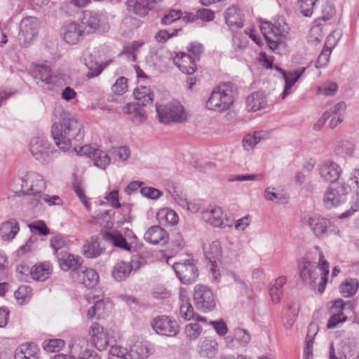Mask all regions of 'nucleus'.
<instances>
[{
  "instance_id": "nucleus-63",
  "label": "nucleus",
  "mask_w": 359,
  "mask_h": 359,
  "mask_svg": "<svg viewBox=\"0 0 359 359\" xmlns=\"http://www.w3.org/2000/svg\"><path fill=\"white\" fill-rule=\"evenodd\" d=\"M31 289L27 286H21L15 292V297L20 302L24 303L29 298V292Z\"/></svg>"
},
{
  "instance_id": "nucleus-54",
  "label": "nucleus",
  "mask_w": 359,
  "mask_h": 359,
  "mask_svg": "<svg viewBox=\"0 0 359 359\" xmlns=\"http://www.w3.org/2000/svg\"><path fill=\"white\" fill-rule=\"evenodd\" d=\"M182 29H175L172 32H169L167 30L161 29L156 32L155 34V40L160 43H165L169 39L172 38L178 34Z\"/></svg>"
},
{
  "instance_id": "nucleus-5",
  "label": "nucleus",
  "mask_w": 359,
  "mask_h": 359,
  "mask_svg": "<svg viewBox=\"0 0 359 359\" xmlns=\"http://www.w3.org/2000/svg\"><path fill=\"white\" fill-rule=\"evenodd\" d=\"M156 109L159 122L166 125L183 123L188 118V113L184 107L175 100L165 104H156Z\"/></svg>"
},
{
  "instance_id": "nucleus-51",
  "label": "nucleus",
  "mask_w": 359,
  "mask_h": 359,
  "mask_svg": "<svg viewBox=\"0 0 359 359\" xmlns=\"http://www.w3.org/2000/svg\"><path fill=\"white\" fill-rule=\"evenodd\" d=\"M234 339L241 346L245 347L250 343L251 336L248 330L238 327L234 330Z\"/></svg>"
},
{
  "instance_id": "nucleus-24",
  "label": "nucleus",
  "mask_w": 359,
  "mask_h": 359,
  "mask_svg": "<svg viewBox=\"0 0 359 359\" xmlns=\"http://www.w3.org/2000/svg\"><path fill=\"white\" fill-rule=\"evenodd\" d=\"M88 343L85 339H77L72 346V352L78 353L77 359H100L99 355L88 348Z\"/></svg>"
},
{
  "instance_id": "nucleus-26",
  "label": "nucleus",
  "mask_w": 359,
  "mask_h": 359,
  "mask_svg": "<svg viewBox=\"0 0 359 359\" xmlns=\"http://www.w3.org/2000/svg\"><path fill=\"white\" fill-rule=\"evenodd\" d=\"M306 68L304 67L299 71L294 70L292 72H283V76L285 80V88L281 94L282 100L285 99L289 95L292 93V88L299 79L303 75Z\"/></svg>"
},
{
  "instance_id": "nucleus-9",
  "label": "nucleus",
  "mask_w": 359,
  "mask_h": 359,
  "mask_svg": "<svg viewBox=\"0 0 359 359\" xmlns=\"http://www.w3.org/2000/svg\"><path fill=\"white\" fill-rule=\"evenodd\" d=\"M194 301L197 309L204 313L212 311L216 306L213 292L203 285H196L194 287Z\"/></svg>"
},
{
  "instance_id": "nucleus-11",
  "label": "nucleus",
  "mask_w": 359,
  "mask_h": 359,
  "mask_svg": "<svg viewBox=\"0 0 359 359\" xmlns=\"http://www.w3.org/2000/svg\"><path fill=\"white\" fill-rule=\"evenodd\" d=\"M151 325L156 333L161 335L175 337L180 332L177 322L166 316H159L153 319L151 322Z\"/></svg>"
},
{
  "instance_id": "nucleus-28",
  "label": "nucleus",
  "mask_w": 359,
  "mask_h": 359,
  "mask_svg": "<svg viewBox=\"0 0 359 359\" xmlns=\"http://www.w3.org/2000/svg\"><path fill=\"white\" fill-rule=\"evenodd\" d=\"M19 224L15 219H9L3 222L0 226V236L4 241L13 240L19 232Z\"/></svg>"
},
{
  "instance_id": "nucleus-49",
  "label": "nucleus",
  "mask_w": 359,
  "mask_h": 359,
  "mask_svg": "<svg viewBox=\"0 0 359 359\" xmlns=\"http://www.w3.org/2000/svg\"><path fill=\"white\" fill-rule=\"evenodd\" d=\"M65 345V341L60 339H48L44 341L43 343V349L50 353L60 351Z\"/></svg>"
},
{
  "instance_id": "nucleus-44",
  "label": "nucleus",
  "mask_w": 359,
  "mask_h": 359,
  "mask_svg": "<svg viewBox=\"0 0 359 359\" xmlns=\"http://www.w3.org/2000/svg\"><path fill=\"white\" fill-rule=\"evenodd\" d=\"M358 283L356 279H346L340 285V292L344 297H349L353 296L357 291Z\"/></svg>"
},
{
  "instance_id": "nucleus-22",
  "label": "nucleus",
  "mask_w": 359,
  "mask_h": 359,
  "mask_svg": "<svg viewBox=\"0 0 359 359\" xmlns=\"http://www.w3.org/2000/svg\"><path fill=\"white\" fill-rule=\"evenodd\" d=\"M72 278L74 281L83 284L86 287L92 288L95 287L99 280V275L93 269H86L79 272L72 273Z\"/></svg>"
},
{
  "instance_id": "nucleus-53",
  "label": "nucleus",
  "mask_w": 359,
  "mask_h": 359,
  "mask_svg": "<svg viewBox=\"0 0 359 359\" xmlns=\"http://www.w3.org/2000/svg\"><path fill=\"white\" fill-rule=\"evenodd\" d=\"M182 17V12L181 10L172 9L161 18V22L163 25H169L181 19Z\"/></svg>"
},
{
  "instance_id": "nucleus-35",
  "label": "nucleus",
  "mask_w": 359,
  "mask_h": 359,
  "mask_svg": "<svg viewBox=\"0 0 359 359\" xmlns=\"http://www.w3.org/2000/svg\"><path fill=\"white\" fill-rule=\"evenodd\" d=\"M156 219L163 225L173 226L178 222L177 213L169 208H161L156 213Z\"/></svg>"
},
{
  "instance_id": "nucleus-23",
  "label": "nucleus",
  "mask_w": 359,
  "mask_h": 359,
  "mask_svg": "<svg viewBox=\"0 0 359 359\" xmlns=\"http://www.w3.org/2000/svg\"><path fill=\"white\" fill-rule=\"evenodd\" d=\"M308 224L318 237H323L327 234L328 229L331 226L329 219L317 216L311 215L307 220Z\"/></svg>"
},
{
  "instance_id": "nucleus-57",
  "label": "nucleus",
  "mask_w": 359,
  "mask_h": 359,
  "mask_svg": "<svg viewBox=\"0 0 359 359\" xmlns=\"http://www.w3.org/2000/svg\"><path fill=\"white\" fill-rule=\"evenodd\" d=\"M175 201L182 208L187 206L188 201L187 194L178 188H173L172 191H169Z\"/></svg>"
},
{
  "instance_id": "nucleus-45",
  "label": "nucleus",
  "mask_w": 359,
  "mask_h": 359,
  "mask_svg": "<svg viewBox=\"0 0 359 359\" xmlns=\"http://www.w3.org/2000/svg\"><path fill=\"white\" fill-rule=\"evenodd\" d=\"M95 166L104 170L111 163V158L104 151L97 149L92 157Z\"/></svg>"
},
{
  "instance_id": "nucleus-10",
  "label": "nucleus",
  "mask_w": 359,
  "mask_h": 359,
  "mask_svg": "<svg viewBox=\"0 0 359 359\" xmlns=\"http://www.w3.org/2000/svg\"><path fill=\"white\" fill-rule=\"evenodd\" d=\"M348 191V187L343 184L334 187L329 186L323 194V205L327 209H332L340 205L344 201Z\"/></svg>"
},
{
  "instance_id": "nucleus-38",
  "label": "nucleus",
  "mask_w": 359,
  "mask_h": 359,
  "mask_svg": "<svg viewBox=\"0 0 359 359\" xmlns=\"http://www.w3.org/2000/svg\"><path fill=\"white\" fill-rule=\"evenodd\" d=\"M205 256L210 263H217L222 257V247L220 242L215 241L204 249Z\"/></svg>"
},
{
  "instance_id": "nucleus-14",
  "label": "nucleus",
  "mask_w": 359,
  "mask_h": 359,
  "mask_svg": "<svg viewBox=\"0 0 359 359\" xmlns=\"http://www.w3.org/2000/svg\"><path fill=\"white\" fill-rule=\"evenodd\" d=\"M173 268L181 282L186 285L195 282L198 275L197 268L190 260L175 263Z\"/></svg>"
},
{
  "instance_id": "nucleus-18",
  "label": "nucleus",
  "mask_w": 359,
  "mask_h": 359,
  "mask_svg": "<svg viewBox=\"0 0 359 359\" xmlns=\"http://www.w3.org/2000/svg\"><path fill=\"white\" fill-rule=\"evenodd\" d=\"M58 262L62 270L77 272V269L81 266L83 259L80 256L70 254L66 251L61 252L58 256Z\"/></svg>"
},
{
  "instance_id": "nucleus-42",
  "label": "nucleus",
  "mask_w": 359,
  "mask_h": 359,
  "mask_svg": "<svg viewBox=\"0 0 359 359\" xmlns=\"http://www.w3.org/2000/svg\"><path fill=\"white\" fill-rule=\"evenodd\" d=\"M320 4L318 0H299L297 3L298 9L300 13L306 17H310Z\"/></svg>"
},
{
  "instance_id": "nucleus-56",
  "label": "nucleus",
  "mask_w": 359,
  "mask_h": 359,
  "mask_svg": "<svg viewBox=\"0 0 359 359\" xmlns=\"http://www.w3.org/2000/svg\"><path fill=\"white\" fill-rule=\"evenodd\" d=\"M323 38V28L320 25L313 26L309 32V41L313 43H319Z\"/></svg>"
},
{
  "instance_id": "nucleus-30",
  "label": "nucleus",
  "mask_w": 359,
  "mask_h": 359,
  "mask_svg": "<svg viewBox=\"0 0 359 359\" xmlns=\"http://www.w3.org/2000/svg\"><path fill=\"white\" fill-rule=\"evenodd\" d=\"M141 104L137 103H128L123 110L125 114H130L135 122L142 123L147 119V113Z\"/></svg>"
},
{
  "instance_id": "nucleus-46",
  "label": "nucleus",
  "mask_w": 359,
  "mask_h": 359,
  "mask_svg": "<svg viewBox=\"0 0 359 359\" xmlns=\"http://www.w3.org/2000/svg\"><path fill=\"white\" fill-rule=\"evenodd\" d=\"M203 332V327L197 323H189L184 327L186 338L189 341L196 340Z\"/></svg>"
},
{
  "instance_id": "nucleus-62",
  "label": "nucleus",
  "mask_w": 359,
  "mask_h": 359,
  "mask_svg": "<svg viewBox=\"0 0 359 359\" xmlns=\"http://www.w3.org/2000/svg\"><path fill=\"white\" fill-rule=\"evenodd\" d=\"M36 197L38 198V201H41V200L48 203L49 205H62V201L58 196H48L47 194H44L41 192L40 194H38Z\"/></svg>"
},
{
  "instance_id": "nucleus-17",
  "label": "nucleus",
  "mask_w": 359,
  "mask_h": 359,
  "mask_svg": "<svg viewBox=\"0 0 359 359\" xmlns=\"http://www.w3.org/2000/svg\"><path fill=\"white\" fill-rule=\"evenodd\" d=\"M144 238L151 244L163 245L168 243L169 235L164 229L154 225L147 229L144 235Z\"/></svg>"
},
{
  "instance_id": "nucleus-3",
  "label": "nucleus",
  "mask_w": 359,
  "mask_h": 359,
  "mask_svg": "<svg viewBox=\"0 0 359 359\" xmlns=\"http://www.w3.org/2000/svg\"><path fill=\"white\" fill-rule=\"evenodd\" d=\"M236 89L231 83H224L214 88L206 102L207 109L217 112L229 109L233 104Z\"/></svg>"
},
{
  "instance_id": "nucleus-58",
  "label": "nucleus",
  "mask_w": 359,
  "mask_h": 359,
  "mask_svg": "<svg viewBox=\"0 0 359 359\" xmlns=\"http://www.w3.org/2000/svg\"><path fill=\"white\" fill-rule=\"evenodd\" d=\"M29 228L32 233L39 232V234L47 236L50 233L49 229L47 227L44 222L38 220L29 224Z\"/></svg>"
},
{
  "instance_id": "nucleus-39",
  "label": "nucleus",
  "mask_w": 359,
  "mask_h": 359,
  "mask_svg": "<svg viewBox=\"0 0 359 359\" xmlns=\"http://www.w3.org/2000/svg\"><path fill=\"white\" fill-rule=\"evenodd\" d=\"M134 96L135 100H137L136 103L142 106L151 104L154 101L153 93L150 91L149 88L145 86L136 88L134 91Z\"/></svg>"
},
{
  "instance_id": "nucleus-59",
  "label": "nucleus",
  "mask_w": 359,
  "mask_h": 359,
  "mask_svg": "<svg viewBox=\"0 0 359 359\" xmlns=\"http://www.w3.org/2000/svg\"><path fill=\"white\" fill-rule=\"evenodd\" d=\"M113 93L117 95H122L128 90L127 79L124 76L119 77L112 86Z\"/></svg>"
},
{
  "instance_id": "nucleus-20",
  "label": "nucleus",
  "mask_w": 359,
  "mask_h": 359,
  "mask_svg": "<svg viewBox=\"0 0 359 359\" xmlns=\"http://www.w3.org/2000/svg\"><path fill=\"white\" fill-rule=\"evenodd\" d=\"M243 15L239 8L232 6L224 13L225 22L229 29L232 32L243 27Z\"/></svg>"
},
{
  "instance_id": "nucleus-16",
  "label": "nucleus",
  "mask_w": 359,
  "mask_h": 359,
  "mask_svg": "<svg viewBox=\"0 0 359 359\" xmlns=\"http://www.w3.org/2000/svg\"><path fill=\"white\" fill-rule=\"evenodd\" d=\"M88 334L95 347L99 351L104 350L109 345V337L108 330L99 323H93L89 328Z\"/></svg>"
},
{
  "instance_id": "nucleus-29",
  "label": "nucleus",
  "mask_w": 359,
  "mask_h": 359,
  "mask_svg": "<svg viewBox=\"0 0 359 359\" xmlns=\"http://www.w3.org/2000/svg\"><path fill=\"white\" fill-rule=\"evenodd\" d=\"M82 252L88 259H93L100 256L103 253V249L100 248L98 238L91 237L82 247Z\"/></svg>"
},
{
  "instance_id": "nucleus-31",
  "label": "nucleus",
  "mask_w": 359,
  "mask_h": 359,
  "mask_svg": "<svg viewBox=\"0 0 359 359\" xmlns=\"http://www.w3.org/2000/svg\"><path fill=\"white\" fill-rule=\"evenodd\" d=\"M199 353L203 357L212 358L218 353V343L212 338H205L199 345Z\"/></svg>"
},
{
  "instance_id": "nucleus-64",
  "label": "nucleus",
  "mask_w": 359,
  "mask_h": 359,
  "mask_svg": "<svg viewBox=\"0 0 359 359\" xmlns=\"http://www.w3.org/2000/svg\"><path fill=\"white\" fill-rule=\"evenodd\" d=\"M140 193L150 199H157L162 195L160 190L154 187H142L140 189Z\"/></svg>"
},
{
  "instance_id": "nucleus-27",
  "label": "nucleus",
  "mask_w": 359,
  "mask_h": 359,
  "mask_svg": "<svg viewBox=\"0 0 359 359\" xmlns=\"http://www.w3.org/2000/svg\"><path fill=\"white\" fill-rule=\"evenodd\" d=\"M39 349L33 343L20 345L15 350V359H38Z\"/></svg>"
},
{
  "instance_id": "nucleus-36",
  "label": "nucleus",
  "mask_w": 359,
  "mask_h": 359,
  "mask_svg": "<svg viewBox=\"0 0 359 359\" xmlns=\"http://www.w3.org/2000/svg\"><path fill=\"white\" fill-rule=\"evenodd\" d=\"M29 273L34 280L44 281L50 274V265L47 263L36 264L31 268Z\"/></svg>"
},
{
  "instance_id": "nucleus-40",
  "label": "nucleus",
  "mask_w": 359,
  "mask_h": 359,
  "mask_svg": "<svg viewBox=\"0 0 359 359\" xmlns=\"http://www.w3.org/2000/svg\"><path fill=\"white\" fill-rule=\"evenodd\" d=\"M248 33L246 30L233 35L232 46L234 52L241 53L244 51L248 48Z\"/></svg>"
},
{
  "instance_id": "nucleus-15",
  "label": "nucleus",
  "mask_w": 359,
  "mask_h": 359,
  "mask_svg": "<svg viewBox=\"0 0 359 359\" xmlns=\"http://www.w3.org/2000/svg\"><path fill=\"white\" fill-rule=\"evenodd\" d=\"M318 170L321 178L331 183L337 182L342 172L339 165L330 159L320 164L318 167Z\"/></svg>"
},
{
  "instance_id": "nucleus-25",
  "label": "nucleus",
  "mask_w": 359,
  "mask_h": 359,
  "mask_svg": "<svg viewBox=\"0 0 359 359\" xmlns=\"http://www.w3.org/2000/svg\"><path fill=\"white\" fill-rule=\"evenodd\" d=\"M100 15L93 11H86L83 13L81 23L83 27L86 29V34L95 32L100 25Z\"/></svg>"
},
{
  "instance_id": "nucleus-12",
  "label": "nucleus",
  "mask_w": 359,
  "mask_h": 359,
  "mask_svg": "<svg viewBox=\"0 0 359 359\" xmlns=\"http://www.w3.org/2000/svg\"><path fill=\"white\" fill-rule=\"evenodd\" d=\"M29 150L33 156L43 163L48 162L50 160V155L53 154L50 144L39 137L32 139Z\"/></svg>"
},
{
  "instance_id": "nucleus-47",
  "label": "nucleus",
  "mask_w": 359,
  "mask_h": 359,
  "mask_svg": "<svg viewBox=\"0 0 359 359\" xmlns=\"http://www.w3.org/2000/svg\"><path fill=\"white\" fill-rule=\"evenodd\" d=\"M108 359H131V355L126 348L115 345L110 348Z\"/></svg>"
},
{
  "instance_id": "nucleus-8",
  "label": "nucleus",
  "mask_w": 359,
  "mask_h": 359,
  "mask_svg": "<svg viewBox=\"0 0 359 359\" xmlns=\"http://www.w3.org/2000/svg\"><path fill=\"white\" fill-rule=\"evenodd\" d=\"M260 29L269 47L271 50L277 48L281 41V36L287 33V25L285 22L282 25L278 22L273 25L268 21L262 22Z\"/></svg>"
},
{
  "instance_id": "nucleus-1",
  "label": "nucleus",
  "mask_w": 359,
  "mask_h": 359,
  "mask_svg": "<svg viewBox=\"0 0 359 359\" xmlns=\"http://www.w3.org/2000/svg\"><path fill=\"white\" fill-rule=\"evenodd\" d=\"M51 135L55 144L64 151L69 149L72 142H79L84 137L83 125L74 115L62 112L58 121L51 127Z\"/></svg>"
},
{
  "instance_id": "nucleus-61",
  "label": "nucleus",
  "mask_w": 359,
  "mask_h": 359,
  "mask_svg": "<svg viewBox=\"0 0 359 359\" xmlns=\"http://www.w3.org/2000/svg\"><path fill=\"white\" fill-rule=\"evenodd\" d=\"M97 149L98 147L96 145L85 144L80 147L79 149L74 147V150L79 156H86L92 158Z\"/></svg>"
},
{
  "instance_id": "nucleus-55",
  "label": "nucleus",
  "mask_w": 359,
  "mask_h": 359,
  "mask_svg": "<svg viewBox=\"0 0 359 359\" xmlns=\"http://www.w3.org/2000/svg\"><path fill=\"white\" fill-rule=\"evenodd\" d=\"M332 53V48L328 46H325L322 50L321 53L318 55L317 61L316 62V68H322L325 67L330 60V56Z\"/></svg>"
},
{
  "instance_id": "nucleus-41",
  "label": "nucleus",
  "mask_w": 359,
  "mask_h": 359,
  "mask_svg": "<svg viewBox=\"0 0 359 359\" xmlns=\"http://www.w3.org/2000/svg\"><path fill=\"white\" fill-rule=\"evenodd\" d=\"M107 241L113 245L120 248L123 250H130V245L126 241V238L119 233L107 232L104 235Z\"/></svg>"
},
{
  "instance_id": "nucleus-21",
  "label": "nucleus",
  "mask_w": 359,
  "mask_h": 359,
  "mask_svg": "<svg viewBox=\"0 0 359 359\" xmlns=\"http://www.w3.org/2000/svg\"><path fill=\"white\" fill-rule=\"evenodd\" d=\"M174 64L180 71L187 74H193L196 70L195 58L184 53H177L173 57Z\"/></svg>"
},
{
  "instance_id": "nucleus-52",
  "label": "nucleus",
  "mask_w": 359,
  "mask_h": 359,
  "mask_svg": "<svg viewBox=\"0 0 359 359\" xmlns=\"http://www.w3.org/2000/svg\"><path fill=\"white\" fill-rule=\"evenodd\" d=\"M195 314L194 308L189 301L181 304L180 315L182 318L185 320H191L194 319Z\"/></svg>"
},
{
  "instance_id": "nucleus-43",
  "label": "nucleus",
  "mask_w": 359,
  "mask_h": 359,
  "mask_svg": "<svg viewBox=\"0 0 359 359\" xmlns=\"http://www.w3.org/2000/svg\"><path fill=\"white\" fill-rule=\"evenodd\" d=\"M131 351L140 359H147L153 353L150 345L144 342H136L132 346Z\"/></svg>"
},
{
  "instance_id": "nucleus-37",
  "label": "nucleus",
  "mask_w": 359,
  "mask_h": 359,
  "mask_svg": "<svg viewBox=\"0 0 359 359\" xmlns=\"http://www.w3.org/2000/svg\"><path fill=\"white\" fill-rule=\"evenodd\" d=\"M133 270V266L126 262H119L116 264L112 270V276L117 281L126 279Z\"/></svg>"
},
{
  "instance_id": "nucleus-33",
  "label": "nucleus",
  "mask_w": 359,
  "mask_h": 359,
  "mask_svg": "<svg viewBox=\"0 0 359 359\" xmlns=\"http://www.w3.org/2000/svg\"><path fill=\"white\" fill-rule=\"evenodd\" d=\"M84 61L85 65L88 69V72L87 74V76L88 78H93L99 76L103 69L112 62V60H110L99 65L93 60L92 55H88V57H85Z\"/></svg>"
},
{
  "instance_id": "nucleus-48",
  "label": "nucleus",
  "mask_w": 359,
  "mask_h": 359,
  "mask_svg": "<svg viewBox=\"0 0 359 359\" xmlns=\"http://www.w3.org/2000/svg\"><path fill=\"white\" fill-rule=\"evenodd\" d=\"M127 10L130 13H134L140 16H144L147 14V8L136 0H127Z\"/></svg>"
},
{
  "instance_id": "nucleus-32",
  "label": "nucleus",
  "mask_w": 359,
  "mask_h": 359,
  "mask_svg": "<svg viewBox=\"0 0 359 359\" xmlns=\"http://www.w3.org/2000/svg\"><path fill=\"white\" fill-rule=\"evenodd\" d=\"M287 282L286 276H281L277 278L272 283L269 289V294L274 304L280 302L283 295V287Z\"/></svg>"
},
{
  "instance_id": "nucleus-50",
  "label": "nucleus",
  "mask_w": 359,
  "mask_h": 359,
  "mask_svg": "<svg viewBox=\"0 0 359 359\" xmlns=\"http://www.w3.org/2000/svg\"><path fill=\"white\" fill-rule=\"evenodd\" d=\"M262 137L260 133L248 134L243 140V146L246 151H250L260 142Z\"/></svg>"
},
{
  "instance_id": "nucleus-34",
  "label": "nucleus",
  "mask_w": 359,
  "mask_h": 359,
  "mask_svg": "<svg viewBox=\"0 0 359 359\" xmlns=\"http://www.w3.org/2000/svg\"><path fill=\"white\" fill-rule=\"evenodd\" d=\"M266 100L263 93L255 92L250 95L246 100L247 109L249 111H256L264 107Z\"/></svg>"
},
{
  "instance_id": "nucleus-19",
  "label": "nucleus",
  "mask_w": 359,
  "mask_h": 359,
  "mask_svg": "<svg viewBox=\"0 0 359 359\" xmlns=\"http://www.w3.org/2000/svg\"><path fill=\"white\" fill-rule=\"evenodd\" d=\"M203 219L215 227L225 228L226 226L224 223V215L223 210L220 207L214 206L203 211Z\"/></svg>"
},
{
  "instance_id": "nucleus-7",
  "label": "nucleus",
  "mask_w": 359,
  "mask_h": 359,
  "mask_svg": "<svg viewBox=\"0 0 359 359\" xmlns=\"http://www.w3.org/2000/svg\"><path fill=\"white\" fill-rule=\"evenodd\" d=\"M40 29V21L35 17L24 18L20 23L18 40L22 46H29L37 37Z\"/></svg>"
},
{
  "instance_id": "nucleus-60",
  "label": "nucleus",
  "mask_w": 359,
  "mask_h": 359,
  "mask_svg": "<svg viewBox=\"0 0 359 359\" xmlns=\"http://www.w3.org/2000/svg\"><path fill=\"white\" fill-rule=\"evenodd\" d=\"M320 9L322 15L319 18L324 21L329 20L335 14L334 8L327 2L321 4Z\"/></svg>"
},
{
  "instance_id": "nucleus-4",
  "label": "nucleus",
  "mask_w": 359,
  "mask_h": 359,
  "mask_svg": "<svg viewBox=\"0 0 359 359\" xmlns=\"http://www.w3.org/2000/svg\"><path fill=\"white\" fill-rule=\"evenodd\" d=\"M11 187L16 193L36 196L46 188V182L43 177L37 172H21L13 180Z\"/></svg>"
},
{
  "instance_id": "nucleus-6",
  "label": "nucleus",
  "mask_w": 359,
  "mask_h": 359,
  "mask_svg": "<svg viewBox=\"0 0 359 359\" xmlns=\"http://www.w3.org/2000/svg\"><path fill=\"white\" fill-rule=\"evenodd\" d=\"M32 75L35 83L45 90H54L63 83L61 75L54 74L47 65H34Z\"/></svg>"
},
{
  "instance_id": "nucleus-2",
  "label": "nucleus",
  "mask_w": 359,
  "mask_h": 359,
  "mask_svg": "<svg viewBox=\"0 0 359 359\" xmlns=\"http://www.w3.org/2000/svg\"><path fill=\"white\" fill-rule=\"evenodd\" d=\"M300 269V276L304 281L312 285L315 283L318 278L319 272H320V280L318 287L320 293H323L325 288L327 281V276L329 274V264L324 259L322 252L319 255V269H318L315 263L302 259L299 263Z\"/></svg>"
},
{
  "instance_id": "nucleus-13",
  "label": "nucleus",
  "mask_w": 359,
  "mask_h": 359,
  "mask_svg": "<svg viewBox=\"0 0 359 359\" xmlns=\"http://www.w3.org/2000/svg\"><path fill=\"white\" fill-rule=\"evenodd\" d=\"M86 34L83 25L76 22H69L61 28V35L63 40L69 45L78 43Z\"/></svg>"
}]
</instances>
